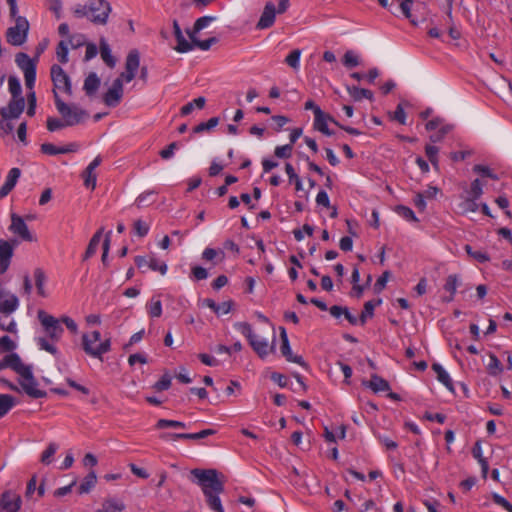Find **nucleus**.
Returning <instances> with one entry per match:
<instances>
[{
    "label": "nucleus",
    "instance_id": "obj_1",
    "mask_svg": "<svg viewBox=\"0 0 512 512\" xmlns=\"http://www.w3.org/2000/svg\"><path fill=\"white\" fill-rule=\"evenodd\" d=\"M191 475L196 479V484L200 486L207 505L214 512H224L219 495L224 491V484L218 479V472L215 469L191 470Z\"/></svg>",
    "mask_w": 512,
    "mask_h": 512
},
{
    "label": "nucleus",
    "instance_id": "obj_2",
    "mask_svg": "<svg viewBox=\"0 0 512 512\" xmlns=\"http://www.w3.org/2000/svg\"><path fill=\"white\" fill-rule=\"evenodd\" d=\"M6 3L9 19L14 22L6 30V40L10 45L19 47L27 41L30 25L26 17L19 15L17 0H6Z\"/></svg>",
    "mask_w": 512,
    "mask_h": 512
},
{
    "label": "nucleus",
    "instance_id": "obj_3",
    "mask_svg": "<svg viewBox=\"0 0 512 512\" xmlns=\"http://www.w3.org/2000/svg\"><path fill=\"white\" fill-rule=\"evenodd\" d=\"M111 12V5L106 0H89L85 4H77L73 14L77 18H87L96 25H105Z\"/></svg>",
    "mask_w": 512,
    "mask_h": 512
},
{
    "label": "nucleus",
    "instance_id": "obj_4",
    "mask_svg": "<svg viewBox=\"0 0 512 512\" xmlns=\"http://www.w3.org/2000/svg\"><path fill=\"white\" fill-rule=\"evenodd\" d=\"M234 329L241 333L248 341L253 351L261 358H266L270 353L274 351L275 336L270 344L266 337L258 335L254 332L252 326L247 322H236Z\"/></svg>",
    "mask_w": 512,
    "mask_h": 512
},
{
    "label": "nucleus",
    "instance_id": "obj_5",
    "mask_svg": "<svg viewBox=\"0 0 512 512\" xmlns=\"http://www.w3.org/2000/svg\"><path fill=\"white\" fill-rule=\"evenodd\" d=\"M81 347L88 356L102 360L103 355L111 350V341L109 338L101 341V333L92 331L82 335Z\"/></svg>",
    "mask_w": 512,
    "mask_h": 512
},
{
    "label": "nucleus",
    "instance_id": "obj_6",
    "mask_svg": "<svg viewBox=\"0 0 512 512\" xmlns=\"http://www.w3.org/2000/svg\"><path fill=\"white\" fill-rule=\"evenodd\" d=\"M54 103L58 113L62 116L66 126H75L81 123L86 117L87 112L77 105L65 103L57 92H54Z\"/></svg>",
    "mask_w": 512,
    "mask_h": 512
},
{
    "label": "nucleus",
    "instance_id": "obj_7",
    "mask_svg": "<svg viewBox=\"0 0 512 512\" xmlns=\"http://www.w3.org/2000/svg\"><path fill=\"white\" fill-rule=\"evenodd\" d=\"M37 317L44 329V332L51 341L56 342L62 337L64 329L62 328L59 319L49 315L44 310H39Z\"/></svg>",
    "mask_w": 512,
    "mask_h": 512
},
{
    "label": "nucleus",
    "instance_id": "obj_8",
    "mask_svg": "<svg viewBox=\"0 0 512 512\" xmlns=\"http://www.w3.org/2000/svg\"><path fill=\"white\" fill-rule=\"evenodd\" d=\"M15 62L24 73L26 87L32 90L36 81V64L29 55L23 52L16 54Z\"/></svg>",
    "mask_w": 512,
    "mask_h": 512
},
{
    "label": "nucleus",
    "instance_id": "obj_9",
    "mask_svg": "<svg viewBox=\"0 0 512 512\" xmlns=\"http://www.w3.org/2000/svg\"><path fill=\"white\" fill-rule=\"evenodd\" d=\"M134 262L142 273H146L148 270H152L159 272L161 275H165L168 271L167 264L165 262L159 261L153 255L136 256Z\"/></svg>",
    "mask_w": 512,
    "mask_h": 512
},
{
    "label": "nucleus",
    "instance_id": "obj_10",
    "mask_svg": "<svg viewBox=\"0 0 512 512\" xmlns=\"http://www.w3.org/2000/svg\"><path fill=\"white\" fill-rule=\"evenodd\" d=\"M50 74L54 85L53 93L57 92V90H62L68 95L72 93L70 77L66 74L61 66L53 64L50 70Z\"/></svg>",
    "mask_w": 512,
    "mask_h": 512
},
{
    "label": "nucleus",
    "instance_id": "obj_11",
    "mask_svg": "<svg viewBox=\"0 0 512 512\" xmlns=\"http://www.w3.org/2000/svg\"><path fill=\"white\" fill-rule=\"evenodd\" d=\"M4 368L12 369L20 377L28 375L29 371L32 369L31 366L24 364L20 356L14 352L2 357V369Z\"/></svg>",
    "mask_w": 512,
    "mask_h": 512
},
{
    "label": "nucleus",
    "instance_id": "obj_12",
    "mask_svg": "<svg viewBox=\"0 0 512 512\" xmlns=\"http://www.w3.org/2000/svg\"><path fill=\"white\" fill-rule=\"evenodd\" d=\"M280 339H281V345H280V351L282 356L286 358L288 362L296 363L300 365L301 367H306V362L302 358V356L294 355L292 353L290 342L288 339V335L286 332V329L284 327H280Z\"/></svg>",
    "mask_w": 512,
    "mask_h": 512
},
{
    "label": "nucleus",
    "instance_id": "obj_13",
    "mask_svg": "<svg viewBox=\"0 0 512 512\" xmlns=\"http://www.w3.org/2000/svg\"><path fill=\"white\" fill-rule=\"evenodd\" d=\"M123 84L121 78H116L111 87L103 96V102L108 107H116L123 97Z\"/></svg>",
    "mask_w": 512,
    "mask_h": 512
},
{
    "label": "nucleus",
    "instance_id": "obj_14",
    "mask_svg": "<svg viewBox=\"0 0 512 512\" xmlns=\"http://www.w3.org/2000/svg\"><path fill=\"white\" fill-rule=\"evenodd\" d=\"M20 385L27 395L38 399L46 396V392L38 388V384L33 376L32 369L28 375L21 376Z\"/></svg>",
    "mask_w": 512,
    "mask_h": 512
},
{
    "label": "nucleus",
    "instance_id": "obj_15",
    "mask_svg": "<svg viewBox=\"0 0 512 512\" xmlns=\"http://www.w3.org/2000/svg\"><path fill=\"white\" fill-rule=\"evenodd\" d=\"M9 231L14 235H17L24 241H33V236L31 235L27 224L23 220L22 217L12 214L11 216V224L9 226Z\"/></svg>",
    "mask_w": 512,
    "mask_h": 512
},
{
    "label": "nucleus",
    "instance_id": "obj_16",
    "mask_svg": "<svg viewBox=\"0 0 512 512\" xmlns=\"http://www.w3.org/2000/svg\"><path fill=\"white\" fill-rule=\"evenodd\" d=\"M25 108L24 97H15L10 100L6 108L2 107V121L18 118Z\"/></svg>",
    "mask_w": 512,
    "mask_h": 512
},
{
    "label": "nucleus",
    "instance_id": "obj_17",
    "mask_svg": "<svg viewBox=\"0 0 512 512\" xmlns=\"http://www.w3.org/2000/svg\"><path fill=\"white\" fill-rule=\"evenodd\" d=\"M316 115L314 116V128L318 130L319 132L323 133L327 136H332L333 131H331L328 128V122H333L335 125H339V122L334 120L333 117H331L328 114H325L321 109H316Z\"/></svg>",
    "mask_w": 512,
    "mask_h": 512
},
{
    "label": "nucleus",
    "instance_id": "obj_18",
    "mask_svg": "<svg viewBox=\"0 0 512 512\" xmlns=\"http://www.w3.org/2000/svg\"><path fill=\"white\" fill-rule=\"evenodd\" d=\"M21 504L22 500L19 494L10 491L2 493V512H18Z\"/></svg>",
    "mask_w": 512,
    "mask_h": 512
},
{
    "label": "nucleus",
    "instance_id": "obj_19",
    "mask_svg": "<svg viewBox=\"0 0 512 512\" xmlns=\"http://www.w3.org/2000/svg\"><path fill=\"white\" fill-rule=\"evenodd\" d=\"M276 7L272 2H267L264 6L263 12L257 23V27L260 29H266L271 27L275 22Z\"/></svg>",
    "mask_w": 512,
    "mask_h": 512
},
{
    "label": "nucleus",
    "instance_id": "obj_20",
    "mask_svg": "<svg viewBox=\"0 0 512 512\" xmlns=\"http://www.w3.org/2000/svg\"><path fill=\"white\" fill-rule=\"evenodd\" d=\"M101 157L97 156L95 157L87 166L83 173L84 178V185L87 188L94 189L96 187V174L94 173V170L101 164Z\"/></svg>",
    "mask_w": 512,
    "mask_h": 512
},
{
    "label": "nucleus",
    "instance_id": "obj_21",
    "mask_svg": "<svg viewBox=\"0 0 512 512\" xmlns=\"http://www.w3.org/2000/svg\"><path fill=\"white\" fill-rule=\"evenodd\" d=\"M173 30H174V35H175V38L177 41L175 50L179 53H187V52L193 50V46H192L191 42L186 40V38L184 37L177 20L173 21Z\"/></svg>",
    "mask_w": 512,
    "mask_h": 512
},
{
    "label": "nucleus",
    "instance_id": "obj_22",
    "mask_svg": "<svg viewBox=\"0 0 512 512\" xmlns=\"http://www.w3.org/2000/svg\"><path fill=\"white\" fill-rule=\"evenodd\" d=\"M126 509L125 503L115 497H107L103 500L101 508L96 512H123Z\"/></svg>",
    "mask_w": 512,
    "mask_h": 512
},
{
    "label": "nucleus",
    "instance_id": "obj_23",
    "mask_svg": "<svg viewBox=\"0 0 512 512\" xmlns=\"http://www.w3.org/2000/svg\"><path fill=\"white\" fill-rule=\"evenodd\" d=\"M20 176L21 170L19 168L14 167L10 169L6 176L5 183L2 185V197H5L12 191Z\"/></svg>",
    "mask_w": 512,
    "mask_h": 512
},
{
    "label": "nucleus",
    "instance_id": "obj_24",
    "mask_svg": "<svg viewBox=\"0 0 512 512\" xmlns=\"http://www.w3.org/2000/svg\"><path fill=\"white\" fill-rule=\"evenodd\" d=\"M432 370L435 372L437 380L442 385H444L449 391L454 390L452 379L441 364L433 363Z\"/></svg>",
    "mask_w": 512,
    "mask_h": 512
},
{
    "label": "nucleus",
    "instance_id": "obj_25",
    "mask_svg": "<svg viewBox=\"0 0 512 512\" xmlns=\"http://www.w3.org/2000/svg\"><path fill=\"white\" fill-rule=\"evenodd\" d=\"M363 384L369 387L375 393L386 392L390 390L388 381L378 376L377 374H373L370 381L364 382Z\"/></svg>",
    "mask_w": 512,
    "mask_h": 512
},
{
    "label": "nucleus",
    "instance_id": "obj_26",
    "mask_svg": "<svg viewBox=\"0 0 512 512\" xmlns=\"http://www.w3.org/2000/svg\"><path fill=\"white\" fill-rule=\"evenodd\" d=\"M19 307L18 297L2 291V314H10Z\"/></svg>",
    "mask_w": 512,
    "mask_h": 512
},
{
    "label": "nucleus",
    "instance_id": "obj_27",
    "mask_svg": "<svg viewBox=\"0 0 512 512\" xmlns=\"http://www.w3.org/2000/svg\"><path fill=\"white\" fill-rule=\"evenodd\" d=\"M99 50H100L101 58L104 61V63L109 68H114L115 65H116V59L112 55L111 48H110L109 44L107 43V41L104 38L100 39Z\"/></svg>",
    "mask_w": 512,
    "mask_h": 512
},
{
    "label": "nucleus",
    "instance_id": "obj_28",
    "mask_svg": "<svg viewBox=\"0 0 512 512\" xmlns=\"http://www.w3.org/2000/svg\"><path fill=\"white\" fill-rule=\"evenodd\" d=\"M41 151L47 155L66 154L75 151V145L70 144L62 147H57L51 143H44L41 145Z\"/></svg>",
    "mask_w": 512,
    "mask_h": 512
},
{
    "label": "nucleus",
    "instance_id": "obj_29",
    "mask_svg": "<svg viewBox=\"0 0 512 512\" xmlns=\"http://www.w3.org/2000/svg\"><path fill=\"white\" fill-rule=\"evenodd\" d=\"M215 433L212 429H204L196 433H174L170 436L174 440L184 439V440H201Z\"/></svg>",
    "mask_w": 512,
    "mask_h": 512
},
{
    "label": "nucleus",
    "instance_id": "obj_30",
    "mask_svg": "<svg viewBox=\"0 0 512 512\" xmlns=\"http://www.w3.org/2000/svg\"><path fill=\"white\" fill-rule=\"evenodd\" d=\"M100 86V78L94 72L90 73L84 80L83 89L88 96L96 93Z\"/></svg>",
    "mask_w": 512,
    "mask_h": 512
},
{
    "label": "nucleus",
    "instance_id": "obj_31",
    "mask_svg": "<svg viewBox=\"0 0 512 512\" xmlns=\"http://www.w3.org/2000/svg\"><path fill=\"white\" fill-rule=\"evenodd\" d=\"M102 234H103V228L99 229L93 236L92 238L90 239L89 241V244L87 246V249L85 251V254L83 256V260H87L89 259L90 257H92L97 249H98V246L101 242V239H102Z\"/></svg>",
    "mask_w": 512,
    "mask_h": 512
},
{
    "label": "nucleus",
    "instance_id": "obj_32",
    "mask_svg": "<svg viewBox=\"0 0 512 512\" xmlns=\"http://www.w3.org/2000/svg\"><path fill=\"white\" fill-rule=\"evenodd\" d=\"M188 36L191 40L193 48L197 47L202 51H208L212 47V45L218 42V39L216 37H210L205 40H200L196 37V34L194 33H189Z\"/></svg>",
    "mask_w": 512,
    "mask_h": 512
},
{
    "label": "nucleus",
    "instance_id": "obj_33",
    "mask_svg": "<svg viewBox=\"0 0 512 512\" xmlns=\"http://www.w3.org/2000/svg\"><path fill=\"white\" fill-rule=\"evenodd\" d=\"M201 258L207 262L217 263L224 260L225 253L223 250H216L214 248L207 247L203 250Z\"/></svg>",
    "mask_w": 512,
    "mask_h": 512
},
{
    "label": "nucleus",
    "instance_id": "obj_34",
    "mask_svg": "<svg viewBox=\"0 0 512 512\" xmlns=\"http://www.w3.org/2000/svg\"><path fill=\"white\" fill-rule=\"evenodd\" d=\"M146 310L151 318H158L162 315V302L159 297L153 296L146 304Z\"/></svg>",
    "mask_w": 512,
    "mask_h": 512
},
{
    "label": "nucleus",
    "instance_id": "obj_35",
    "mask_svg": "<svg viewBox=\"0 0 512 512\" xmlns=\"http://www.w3.org/2000/svg\"><path fill=\"white\" fill-rule=\"evenodd\" d=\"M347 91L350 97L353 98L355 101H360L364 98L372 100L373 98V93L370 90L360 88L358 86H348Z\"/></svg>",
    "mask_w": 512,
    "mask_h": 512
},
{
    "label": "nucleus",
    "instance_id": "obj_36",
    "mask_svg": "<svg viewBox=\"0 0 512 512\" xmlns=\"http://www.w3.org/2000/svg\"><path fill=\"white\" fill-rule=\"evenodd\" d=\"M486 369L489 375L493 377H496L503 372V365L495 354H489V361L486 365Z\"/></svg>",
    "mask_w": 512,
    "mask_h": 512
},
{
    "label": "nucleus",
    "instance_id": "obj_37",
    "mask_svg": "<svg viewBox=\"0 0 512 512\" xmlns=\"http://www.w3.org/2000/svg\"><path fill=\"white\" fill-rule=\"evenodd\" d=\"M34 279H35V285L37 289V293L41 297H46L47 292L45 290V282H46V276L42 269L36 268L34 270Z\"/></svg>",
    "mask_w": 512,
    "mask_h": 512
},
{
    "label": "nucleus",
    "instance_id": "obj_38",
    "mask_svg": "<svg viewBox=\"0 0 512 512\" xmlns=\"http://www.w3.org/2000/svg\"><path fill=\"white\" fill-rule=\"evenodd\" d=\"M216 20H217L216 16H210V15L202 16L195 21L193 29L188 30L187 34L188 35H189V33L197 34L201 30L207 28L212 22H214Z\"/></svg>",
    "mask_w": 512,
    "mask_h": 512
},
{
    "label": "nucleus",
    "instance_id": "obj_39",
    "mask_svg": "<svg viewBox=\"0 0 512 512\" xmlns=\"http://www.w3.org/2000/svg\"><path fill=\"white\" fill-rule=\"evenodd\" d=\"M139 65H140V56H139L138 51L131 50L126 57L125 70H130L137 74Z\"/></svg>",
    "mask_w": 512,
    "mask_h": 512
},
{
    "label": "nucleus",
    "instance_id": "obj_40",
    "mask_svg": "<svg viewBox=\"0 0 512 512\" xmlns=\"http://www.w3.org/2000/svg\"><path fill=\"white\" fill-rule=\"evenodd\" d=\"M97 482V477L94 471H91L86 475V477L83 479L82 483L79 486V493L80 494H86L89 493L92 488L95 487Z\"/></svg>",
    "mask_w": 512,
    "mask_h": 512
},
{
    "label": "nucleus",
    "instance_id": "obj_41",
    "mask_svg": "<svg viewBox=\"0 0 512 512\" xmlns=\"http://www.w3.org/2000/svg\"><path fill=\"white\" fill-rule=\"evenodd\" d=\"M301 54L302 51L300 49H294L286 56L284 62L292 69L298 71L300 69Z\"/></svg>",
    "mask_w": 512,
    "mask_h": 512
},
{
    "label": "nucleus",
    "instance_id": "obj_42",
    "mask_svg": "<svg viewBox=\"0 0 512 512\" xmlns=\"http://www.w3.org/2000/svg\"><path fill=\"white\" fill-rule=\"evenodd\" d=\"M69 43L67 40H61L56 48V56L61 64H66L69 60Z\"/></svg>",
    "mask_w": 512,
    "mask_h": 512
},
{
    "label": "nucleus",
    "instance_id": "obj_43",
    "mask_svg": "<svg viewBox=\"0 0 512 512\" xmlns=\"http://www.w3.org/2000/svg\"><path fill=\"white\" fill-rule=\"evenodd\" d=\"M219 124L218 117H212L206 122H201L193 128V133L200 134L214 129Z\"/></svg>",
    "mask_w": 512,
    "mask_h": 512
},
{
    "label": "nucleus",
    "instance_id": "obj_44",
    "mask_svg": "<svg viewBox=\"0 0 512 512\" xmlns=\"http://www.w3.org/2000/svg\"><path fill=\"white\" fill-rule=\"evenodd\" d=\"M476 198L467 196L464 200L459 204L460 209L463 213H475L479 209V205L477 203Z\"/></svg>",
    "mask_w": 512,
    "mask_h": 512
},
{
    "label": "nucleus",
    "instance_id": "obj_45",
    "mask_svg": "<svg viewBox=\"0 0 512 512\" xmlns=\"http://www.w3.org/2000/svg\"><path fill=\"white\" fill-rule=\"evenodd\" d=\"M395 212L400 217H402L403 219H405L408 222H418L419 221V219L416 217L414 211L407 206L397 205L395 207Z\"/></svg>",
    "mask_w": 512,
    "mask_h": 512
},
{
    "label": "nucleus",
    "instance_id": "obj_46",
    "mask_svg": "<svg viewBox=\"0 0 512 512\" xmlns=\"http://www.w3.org/2000/svg\"><path fill=\"white\" fill-rule=\"evenodd\" d=\"M453 129L450 124L441 125L435 132H433L429 139L432 143L441 142L444 137Z\"/></svg>",
    "mask_w": 512,
    "mask_h": 512
},
{
    "label": "nucleus",
    "instance_id": "obj_47",
    "mask_svg": "<svg viewBox=\"0 0 512 512\" xmlns=\"http://www.w3.org/2000/svg\"><path fill=\"white\" fill-rule=\"evenodd\" d=\"M12 256L10 245L2 240V274L9 268Z\"/></svg>",
    "mask_w": 512,
    "mask_h": 512
},
{
    "label": "nucleus",
    "instance_id": "obj_48",
    "mask_svg": "<svg viewBox=\"0 0 512 512\" xmlns=\"http://www.w3.org/2000/svg\"><path fill=\"white\" fill-rule=\"evenodd\" d=\"M381 303V300H378L376 303L373 302V301H367L365 304H364V309L359 317V321L361 324H365L367 319L369 317H372L373 314H374V309H375V306L377 304H380Z\"/></svg>",
    "mask_w": 512,
    "mask_h": 512
},
{
    "label": "nucleus",
    "instance_id": "obj_49",
    "mask_svg": "<svg viewBox=\"0 0 512 512\" xmlns=\"http://www.w3.org/2000/svg\"><path fill=\"white\" fill-rule=\"evenodd\" d=\"M58 448L59 446L56 443H50L41 454V462L45 465L50 464Z\"/></svg>",
    "mask_w": 512,
    "mask_h": 512
},
{
    "label": "nucleus",
    "instance_id": "obj_50",
    "mask_svg": "<svg viewBox=\"0 0 512 512\" xmlns=\"http://www.w3.org/2000/svg\"><path fill=\"white\" fill-rule=\"evenodd\" d=\"M35 341L40 350H44L54 356L58 354L57 348L45 337H37Z\"/></svg>",
    "mask_w": 512,
    "mask_h": 512
},
{
    "label": "nucleus",
    "instance_id": "obj_51",
    "mask_svg": "<svg viewBox=\"0 0 512 512\" xmlns=\"http://www.w3.org/2000/svg\"><path fill=\"white\" fill-rule=\"evenodd\" d=\"M8 88H9V92L11 93L12 98L23 97L21 95V93H22L21 84L17 77H14V76L9 77Z\"/></svg>",
    "mask_w": 512,
    "mask_h": 512
},
{
    "label": "nucleus",
    "instance_id": "obj_52",
    "mask_svg": "<svg viewBox=\"0 0 512 512\" xmlns=\"http://www.w3.org/2000/svg\"><path fill=\"white\" fill-rule=\"evenodd\" d=\"M483 193V183L478 178L474 179L470 184L468 196L479 199Z\"/></svg>",
    "mask_w": 512,
    "mask_h": 512
},
{
    "label": "nucleus",
    "instance_id": "obj_53",
    "mask_svg": "<svg viewBox=\"0 0 512 512\" xmlns=\"http://www.w3.org/2000/svg\"><path fill=\"white\" fill-rule=\"evenodd\" d=\"M473 172L480 174L483 177H488L493 180H498L499 177L492 169L486 165L476 164L473 167Z\"/></svg>",
    "mask_w": 512,
    "mask_h": 512
},
{
    "label": "nucleus",
    "instance_id": "obj_54",
    "mask_svg": "<svg viewBox=\"0 0 512 512\" xmlns=\"http://www.w3.org/2000/svg\"><path fill=\"white\" fill-rule=\"evenodd\" d=\"M342 62L345 67L353 68L359 65V57L354 51L349 50L344 54Z\"/></svg>",
    "mask_w": 512,
    "mask_h": 512
},
{
    "label": "nucleus",
    "instance_id": "obj_55",
    "mask_svg": "<svg viewBox=\"0 0 512 512\" xmlns=\"http://www.w3.org/2000/svg\"><path fill=\"white\" fill-rule=\"evenodd\" d=\"M458 285H459L458 276L455 274H451L446 278V282L444 284V289H445V291L449 292V294L455 295Z\"/></svg>",
    "mask_w": 512,
    "mask_h": 512
},
{
    "label": "nucleus",
    "instance_id": "obj_56",
    "mask_svg": "<svg viewBox=\"0 0 512 512\" xmlns=\"http://www.w3.org/2000/svg\"><path fill=\"white\" fill-rule=\"evenodd\" d=\"M156 428L165 429V428H186V424L184 422L176 421V420H168V419H159Z\"/></svg>",
    "mask_w": 512,
    "mask_h": 512
},
{
    "label": "nucleus",
    "instance_id": "obj_57",
    "mask_svg": "<svg viewBox=\"0 0 512 512\" xmlns=\"http://www.w3.org/2000/svg\"><path fill=\"white\" fill-rule=\"evenodd\" d=\"M465 251L469 256L473 257L480 263H485L490 259L487 253L480 250L474 251L470 245L465 246Z\"/></svg>",
    "mask_w": 512,
    "mask_h": 512
},
{
    "label": "nucleus",
    "instance_id": "obj_58",
    "mask_svg": "<svg viewBox=\"0 0 512 512\" xmlns=\"http://www.w3.org/2000/svg\"><path fill=\"white\" fill-rule=\"evenodd\" d=\"M491 498L496 505L502 507L507 512H512V504L506 498L496 492L491 494Z\"/></svg>",
    "mask_w": 512,
    "mask_h": 512
},
{
    "label": "nucleus",
    "instance_id": "obj_59",
    "mask_svg": "<svg viewBox=\"0 0 512 512\" xmlns=\"http://www.w3.org/2000/svg\"><path fill=\"white\" fill-rule=\"evenodd\" d=\"M293 151L292 144H285L282 146H277L275 148L274 154L278 158L288 159L291 157Z\"/></svg>",
    "mask_w": 512,
    "mask_h": 512
},
{
    "label": "nucleus",
    "instance_id": "obj_60",
    "mask_svg": "<svg viewBox=\"0 0 512 512\" xmlns=\"http://www.w3.org/2000/svg\"><path fill=\"white\" fill-rule=\"evenodd\" d=\"M27 101H28V108H27V115L29 117H33L36 113V105H37V99L36 94L32 90L27 95Z\"/></svg>",
    "mask_w": 512,
    "mask_h": 512
},
{
    "label": "nucleus",
    "instance_id": "obj_61",
    "mask_svg": "<svg viewBox=\"0 0 512 512\" xmlns=\"http://www.w3.org/2000/svg\"><path fill=\"white\" fill-rule=\"evenodd\" d=\"M16 405V400L13 396L2 394V416L5 415Z\"/></svg>",
    "mask_w": 512,
    "mask_h": 512
},
{
    "label": "nucleus",
    "instance_id": "obj_62",
    "mask_svg": "<svg viewBox=\"0 0 512 512\" xmlns=\"http://www.w3.org/2000/svg\"><path fill=\"white\" fill-rule=\"evenodd\" d=\"M149 229V225L140 219L134 222V233L139 237L146 236L149 232Z\"/></svg>",
    "mask_w": 512,
    "mask_h": 512
},
{
    "label": "nucleus",
    "instance_id": "obj_63",
    "mask_svg": "<svg viewBox=\"0 0 512 512\" xmlns=\"http://www.w3.org/2000/svg\"><path fill=\"white\" fill-rule=\"evenodd\" d=\"M18 338H11L9 336H2V352H12L17 347Z\"/></svg>",
    "mask_w": 512,
    "mask_h": 512
},
{
    "label": "nucleus",
    "instance_id": "obj_64",
    "mask_svg": "<svg viewBox=\"0 0 512 512\" xmlns=\"http://www.w3.org/2000/svg\"><path fill=\"white\" fill-rule=\"evenodd\" d=\"M171 385V377L169 374H164L155 384L154 389L156 391H164L169 389Z\"/></svg>",
    "mask_w": 512,
    "mask_h": 512
}]
</instances>
